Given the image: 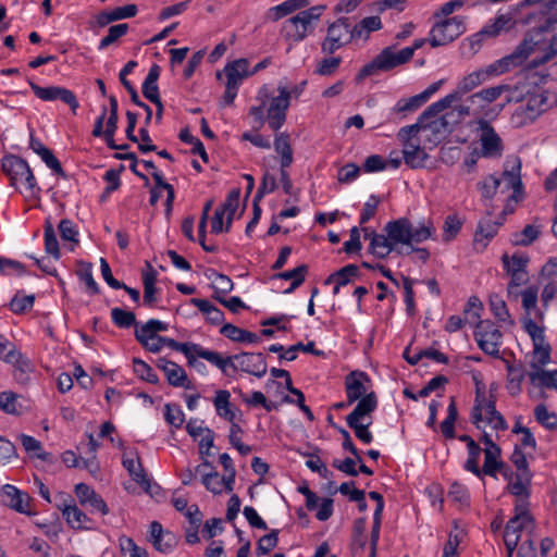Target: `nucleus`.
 <instances>
[{
	"instance_id": "obj_1",
	"label": "nucleus",
	"mask_w": 557,
	"mask_h": 557,
	"mask_svg": "<svg viewBox=\"0 0 557 557\" xmlns=\"http://www.w3.org/2000/svg\"><path fill=\"white\" fill-rule=\"evenodd\" d=\"M384 231L386 235L362 227L363 239L370 244H419L430 239L435 228L432 223L414 225L408 218H399L387 222Z\"/></svg>"
},
{
	"instance_id": "obj_2",
	"label": "nucleus",
	"mask_w": 557,
	"mask_h": 557,
	"mask_svg": "<svg viewBox=\"0 0 557 557\" xmlns=\"http://www.w3.org/2000/svg\"><path fill=\"white\" fill-rule=\"evenodd\" d=\"M535 45L532 37L525 36L510 54L491 64L486 70L475 71L463 77L456 91L458 97L460 98V94H467L481 85L491 74H503L511 67L521 65L529 58Z\"/></svg>"
},
{
	"instance_id": "obj_3",
	"label": "nucleus",
	"mask_w": 557,
	"mask_h": 557,
	"mask_svg": "<svg viewBox=\"0 0 557 557\" xmlns=\"http://www.w3.org/2000/svg\"><path fill=\"white\" fill-rule=\"evenodd\" d=\"M425 39H416L411 47H406L396 52L394 46L384 48L371 62L360 69L356 75V82L361 83L364 78L376 74L377 72H387L401 64L407 63L413 57L417 49H420Z\"/></svg>"
},
{
	"instance_id": "obj_4",
	"label": "nucleus",
	"mask_w": 557,
	"mask_h": 557,
	"mask_svg": "<svg viewBox=\"0 0 557 557\" xmlns=\"http://www.w3.org/2000/svg\"><path fill=\"white\" fill-rule=\"evenodd\" d=\"M483 410L486 411L487 423L492 424L494 430L505 431L508 429V424L504 416L496 410V404L493 399H485L484 392L476 387L474 405L471 410V422L480 429V422L483 421Z\"/></svg>"
},
{
	"instance_id": "obj_5",
	"label": "nucleus",
	"mask_w": 557,
	"mask_h": 557,
	"mask_svg": "<svg viewBox=\"0 0 557 557\" xmlns=\"http://www.w3.org/2000/svg\"><path fill=\"white\" fill-rule=\"evenodd\" d=\"M2 169L15 188L33 191L37 185L28 163L16 156H7L2 160Z\"/></svg>"
},
{
	"instance_id": "obj_6",
	"label": "nucleus",
	"mask_w": 557,
	"mask_h": 557,
	"mask_svg": "<svg viewBox=\"0 0 557 557\" xmlns=\"http://www.w3.org/2000/svg\"><path fill=\"white\" fill-rule=\"evenodd\" d=\"M350 42V18L338 17L329 24L326 28V36L321 42V51L331 55Z\"/></svg>"
},
{
	"instance_id": "obj_7",
	"label": "nucleus",
	"mask_w": 557,
	"mask_h": 557,
	"mask_svg": "<svg viewBox=\"0 0 557 557\" xmlns=\"http://www.w3.org/2000/svg\"><path fill=\"white\" fill-rule=\"evenodd\" d=\"M466 30L465 18L454 16L438 21L431 29L429 42L433 48L448 45Z\"/></svg>"
},
{
	"instance_id": "obj_8",
	"label": "nucleus",
	"mask_w": 557,
	"mask_h": 557,
	"mask_svg": "<svg viewBox=\"0 0 557 557\" xmlns=\"http://www.w3.org/2000/svg\"><path fill=\"white\" fill-rule=\"evenodd\" d=\"M249 62L245 58L228 62L223 70L227 81L225 84V92L223 95L222 104L230 106L234 102L239 85L243 79L250 76L248 72Z\"/></svg>"
},
{
	"instance_id": "obj_9",
	"label": "nucleus",
	"mask_w": 557,
	"mask_h": 557,
	"mask_svg": "<svg viewBox=\"0 0 557 557\" xmlns=\"http://www.w3.org/2000/svg\"><path fill=\"white\" fill-rule=\"evenodd\" d=\"M503 334L491 320H480L474 330V338L478 346L486 355L499 358V347Z\"/></svg>"
},
{
	"instance_id": "obj_10",
	"label": "nucleus",
	"mask_w": 557,
	"mask_h": 557,
	"mask_svg": "<svg viewBox=\"0 0 557 557\" xmlns=\"http://www.w3.org/2000/svg\"><path fill=\"white\" fill-rule=\"evenodd\" d=\"M480 132L479 140L481 144L480 154L483 158L498 159L504 153V143L494 127L484 119L476 122Z\"/></svg>"
},
{
	"instance_id": "obj_11",
	"label": "nucleus",
	"mask_w": 557,
	"mask_h": 557,
	"mask_svg": "<svg viewBox=\"0 0 557 557\" xmlns=\"http://www.w3.org/2000/svg\"><path fill=\"white\" fill-rule=\"evenodd\" d=\"M529 261V257L523 252H515L512 256L505 252L502 256L504 269L511 275V280L508 284L509 293L513 287H519L528 282V272L525 269Z\"/></svg>"
},
{
	"instance_id": "obj_12",
	"label": "nucleus",
	"mask_w": 557,
	"mask_h": 557,
	"mask_svg": "<svg viewBox=\"0 0 557 557\" xmlns=\"http://www.w3.org/2000/svg\"><path fill=\"white\" fill-rule=\"evenodd\" d=\"M522 162L518 156H509L504 162L502 177L507 189H512L511 199L519 201L523 198V183L521 180Z\"/></svg>"
},
{
	"instance_id": "obj_13",
	"label": "nucleus",
	"mask_w": 557,
	"mask_h": 557,
	"mask_svg": "<svg viewBox=\"0 0 557 557\" xmlns=\"http://www.w3.org/2000/svg\"><path fill=\"white\" fill-rule=\"evenodd\" d=\"M547 101L546 91L529 94L525 103L516 110L513 117L520 119V125L531 123L547 110Z\"/></svg>"
},
{
	"instance_id": "obj_14",
	"label": "nucleus",
	"mask_w": 557,
	"mask_h": 557,
	"mask_svg": "<svg viewBox=\"0 0 557 557\" xmlns=\"http://www.w3.org/2000/svg\"><path fill=\"white\" fill-rule=\"evenodd\" d=\"M29 86L34 94L42 101H54L60 100L67 104L72 112L76 114L79 107L78 100L74 92L65 87L60 86H48L41 87L34 82H29Z\"/></svg>"
},
{
	"instance_id": "obj_15",
	"label": "nucleus",
	"mask_w": 557,
	"mask_h": 557,
	"mask_svg": "<svg viewBox=\"0 0 557 557\" xmlns=\"http://www.w3.org/2000/svg\"><path fill=\"white\" fill-rule=\"evenodd\" d=\"M278 96L272 98L268 110L269 126L277 131L286 120V111L289 107L290 92L284 87L277 88Z\"/></svg>"
},
{
	"instance_id": "obj_16",
	"label": "nucleus",
	"mask_w": 557,
	"mask_h": 557,
	"mask_svg": "<svg viewBox=\"0 0 557 557\" xmlns=\"http://www.w3.org/2000/svg\"><path fill=\"white\" fill-rule=\"evenodd\" d=\"M312 30L313 27L307 25L299 14L286 20L283 23L281 35L289 42L287 51L289 52L292 50L293 44L302 41Z\"/></svg>"
},
{
	"instance_id": "obj_17",
	"label": "nucleus",
	"mask_w": 557,
	"mask_h": 557,
	"mask_svg": "<svg viewBox=\"0 0 557 557\" xmlns=\"http://www.w3.org/2000/svg\"><path fill=\"white\" fill-rule=\"evenodd\" d=\"M1 502L14 509L17 512L21 513H29V504L32 502V497L25 493L16 488L15 486L11 484H5L2 487L1 494Z\"/></svg>"
},
{
	"instance_id": "obj_18",
	"label": "nucleus",
	"mask_w": 557,
	"mask_h": 557,
	"mask_svg": "<svg viewBox=\"0 0 557 557\" xmlns=\"http://www.w3.org/2000/svg\"><path fill=\"white\" fill-rule=\"evenodd\" d=\"M238 369L257 377L265 375L268 366L262 352H240L234 355Z\"/></svg>"
},
{
	"instance_id": "obj_19",
	"label": "nucleus",
	"mask_w": 557,
	"mask_h": 557,
	"mask_svg": "<svg viewBox=\"0 0 557 557\" xmlns=\"http://www.w3.org/2000/svg\"><path fill=\"white\" fill-rule=\"evenodd\" d=\"M369 375L359 370L351 371L345 377V391L348 404H354L367 393L366 383H370Z\"/></svg>"
},
{
	"instance_id": "obj_20",
	"label": "nucleus",
	"mask_w": 557,
	"mask_h": 557,
	"mask_svg": "<svg viewBox=\"0 0 557 557\" xmlns=\"http://www.w3.org/2000/svg\"><path fill=\"white\" fill-rule=\"evenodd\" d=\"M150 542L158 552L169 554L176 546L177 539L172 532L163 530L160 522L152 521L150 523Z\"/></svg>"
},
{
	"instance_id": "obj_21",
	"label": "nucleus",
	"mask_w": 557,
	"mask_h": 557,
	"mask_svg": "<svg viewBox=\"0 0 557 557\" xmlns=\"http://www.w3.org/2000/svg\"><path fill=\"white\" fill-rule=\"evenodd\" d=\"M515 12L516 10L496 16L491 24L485 25L473 36V40L480 42L483 36L496 37L502 30L510 29L515 24Z\"/></svg>"
},
{
	"instance_id": "obj_22",
	"label": "nucleus",
	"mask_w": 557,
	"mask_h": 557,
	"mask_svg": "<svg viewBox=\"0 0 557 557\" xmlns=\"http://www.w3.org/2000/svg\"><path fill=\"white\" fill-rule=\"evenodd\" d=\"M136 65H137V62L128 61L120 72V81H121V84L124 86V88L129 94L132 102L138 107H143V109L146 112V124H150L151 119H152L151 108L139 99V96H138L136 89L131 84V82L126 78V77H128V74L133 71V69Z\"/></svg>"
},
{
	"instance_id": "obj_23",
	"label": "nucleus",
	"mask_w": 557,
	"mask_h": 557,
	"mask_svg": "<svg viewBox=\"0 0 557 557\" xmlns=\"http://www.w3.org/2000/svg\"><path fill=\"white\" fill-rule=\"evenodd\" d=\"M376 407V394L374 392H370L362 398L358 399L355 409L346 417V422H358L366 417H370Z\"/></svg>"
},
{
	"instance_id": "obj_24",
	"label": "nucleus",
	"mask_w": 557,
	"mask_h": 557,
	"mask_svg": "<svg viewBox=\"0 0 557 557\" xmlns=\"http://www.w3.org/2000/svg\"><path fill=\"white\" fill-rule=\"evenodd\" d=\"M137 11L138 9L136 4H126L124 7H119L110 12L103 11L97 15V24L99 27H104L112 22L134 17L137 14Z\"/></svg>"
},
{
	"instance_id": "obj_25",
	"label": "nucleus",
	"mask_w": 557,
	"mask_h": 557,
	"mask_svg": "<svg viewBox=\"0 0 557 557\" xmlns=\"http://www.w3.org/2000/svg\"><path fill=\"white\" fill-rule=\"evenodd\" d=\"M506 362V369L508 371L507 376V389L511 396H516L521 392V383L524 380L525 371L521 362L510 363Z\"/></svg>"
},
{
	"instance_id": "obj_26",
	"label": "nucleus",
	"mask_w": 557,
	"mask_h": 557,
	"mask_svg": "<svg viewBox=\"0 0 557 557\" xmlns=\"http://www.w3.org/2000/svg\"><path fill=\"white\" fill-rule=\"evenodd\" d=\"M453 115L451 113H446L440 117H436L432 121H425V129L430 132L433 136V139H430L434 144H438L446 135L451 132L450 122L448 117Z\"/></svg>"
},
{
	"instance_id": "obj_27",
	"label": "nucleus",
	"mask_w": 557,
	"mask_h": 557,
	"mask_svg": "<svg viewBox=\"0 0 557 557\" xmlns=\"http://www.w3.org/2000/svg\"><path fill=\"white\" fill-rule=\"evenodd\" d=\"M147 271L143 273V284H144V304L148 307H153L157 297V288H156V281H157V272L152 268L151 263L149 261H146Z\"/></svg>"
},
{
	"instance_id": "obj_28",
	"label": "nucleus",
	"mask_w": 557,
	"mask_h": 557,
	"mask_svg": "<svg viewBox=\"0 0 557 557\" xmlns=\"http://www.w3.org/2000/svg\"><path fill=\"white\" fill-rule=\"evenodd\" d=\"M220 333L236 343H259L260 337L250 331L240 329L232 323H226L220 329Z\"/></svg>"
},
{
	"instance_id": "obj_29",
	"label": "nucleus",
	"mask_w": 557,
	"mask_h": 557,
	"mask_svg": "<svg viewBox=\"0 0 557 557\" xmlns=\"http://www.w3.org/2000/svg\"><path fill=\"white\" fill-rule=\"evenodd\" d=\"M161 69L158 64H152L149 69L148 75L146 76L141 91L146 99L153 102L160 99L159 87H158V78L160 76Z\"/></svg>"
},
{
	"instance_id": "obj_30",
	"label": "nucleus",
	"mask_w": 557,
	"mask_h": 557,
	"mask_svg": "<svg viewBox=\"0 0 557 557\" xmlns=\"http://www.w3.org/2000/svg\"><path fill=\"white\" fill-rule=\"evenodd\" d=\"M309 4V0H287L278 5H275L267 12V18L276 22L282 17L301 9Z\"/></svg>"
},
{
	"instance_id": "obj_31",
	"label": "nucleus",
	"mask_w": 557,
	"mask_h": 557,
	"mask_svg": "<svg viewBox=\"0 0 557 557\" xmlns=\"http://www.w3.org/2000/svg\"><path fill=\"white\" fill-rule=\"evenodd\" d=\"M46 247V256L35 257L29 256V258L34 259L36 264L40 268L41 271L49 275H55L57 270L53 265V261H58L60 259V246H45Z\"/></svg>"
},
{
	"instance_id": "obj_32",
	"label": "nucleus",
	"mask_w": 557,
	"mask_h": 557,
	"mask_svg": "<svg viewBox=\"0 0 557 557\" xmlns=\"http://www.w3.org/2000/svg\"><path fill=\"white\" fill-rule=\"evenodd\" d=\"M500 455V448L484 449L483 474L496 479L497 472L504 469V462L499 459Z\"/></svg>"
},
{
	"instance_id": "obj_33",
	"label": "nucleus",
	"mask_w": 557,
	"mask_h": 557,
	"mask_svg": "<svg viewBox=\"0 0 557 557\" xmlns=\"http://www.w3.org/2000/svg\"><path fill=\"white\" fill-rule=\"evenodd\" d=\"M190 304L196 306L203 314H206L208 322L213 325H219L224 321V312L212 305L207 299L191 298Z\"/></svg>"
},
{
	"instance_id": "obj_34",
	"label": "nucleus",
	"mask_w": 557,
	"mask_h": 557,
	"mask_svg": "<svg viewBox=\"0 0 557 557\" xmlns=\"http://www.w3.org/2000/svg\"><path fill=\"white\" fill-rule=\"evenodd\" d=\"M274 149L281 156V168H288L293 163V149L289 143V135L281 133L276 135L274 140Z\"/></svg>"
},
{
	"instance_id": "obj_35",
	"label": "nucleus",
	"mask_w": 557,
	"mask_h": 557,
	"mask_svg": "<svg viewBox=\"0 0 557 557\" xmlns=\"http://www.w3.org/2000/svg\"><path fill=\"white\" fill-rule=\"evenodd\" d=\"M230 392L225 389L218 391L214 397V407L216 413L227 420L228 422H233L235 419V412L231 408L230 404Z\"/></svg>"
},
{
	"instance_id": "obj_36",
	"label": "nucleus",
	"mask_w": 557,
	"mask_h": 557,
	"mask_svg": "<svg viewBox=\"0 0 557 557\" xmlns=\"http://www.w3.org/2000/svg\"><path fill=\"white\" fill-rule=\"evenodd\" d=\"M458 99V92H451L442 98L441 100L429 106L420 115L425 121H429L430 119H436V116L441 112L448 109L453 104V102L457 101Z\"/></svg>"
},
{
	"instance_id": "obj_37",
	"label": "nucleus",
	"mask_w": 557,
	"mask_h": 557,
	"mask_svg": "<svg viewBox=\"0 0 557 557\" xmlns=\"http://www.w3.org/2000/svg\"><path fill=\"white\" fill-rule=\"evenodd\" d=\"M66 522L74 529H88L86 522L89 521L85 512H83L75 504L64 505L62 509Z\"/></svg>"
},
{
	"instance_id": "obj_38",
	"label": "nucleus",
	"mask_w": 557,
	"mask_h": 557,
	"mask_svg": "<svg viewBox=\"0 0 557 557\" xmlns=\"http://www.w3.org/2000/svg\"><path fill=\"white\" fill-rule=\"evenodd\" d=\"M550 361V345L544 338L542 343H533V360L531 367L535 371L542 370Z\"/></svg>"
},
{
	"instance_id": "obj_39",
	"label": "nucleus",
	"mask_w": 557,
	"mask_h": 557,
	"mask_svg": "<svg viewBox=\"0 0 557 557\" xmlns=\"http://www.w3.org/2000/svg\"><path fill=\"white\" fill-rule=\"evenodd\" d=\"M164 374L168 383L174 387H185L187 389L193 387L190 381H188L185 370L175 362L170 364V369H165Z\"/></svg>"
},
{
	"instance_id": "obj_40",
	"label": "nucleus",
	"mask_w": 557,
	"mask_h": 557,
	"mask_svg": "<svg viewBox=\"0 0 557 557\" xmlns=\"http://www.w3.org/2000/svg\"><path fill=\"white\" fill-rule=\"evenodd\" d=\"M531 472H518L515 482H510L507 486L508 491L517 496L528 498L530 496L529 486L531 484Z\"/></svg>"
},
{
	"instance_id": "obj_41",
	"label": "nucleus",
	"mask_w": 557,
	"mask_h": 557,
	"mask_svg": "<svg viewBox=\"0 0 557 557\" xmlns=\"http://www.w3.org/2000/svg\"><path fill=\"white\" fill-rule=\"evenodd\" d=\"M423 357L430 358L440 363H448V357L437 349H422L416 355H413V358H409V347H407L404 351V358L411 366L417 364Z\"/></svg>"
},
{
	"instance_id": "obj_42",
	"label": "nucleus",
	"mask_w": 557,
	"mask_h": 557,
	"mask_svg": "<svg viewBox=\"0 0 557 557\" xmlns=\"http://www.w3.org/2000/svg\"><path fill=\"white\" fill-rule=\"evenodd\" d=\"M240 190L235 188L230 191L225 201L221 203L216 209L223 211L226 216V224L232 225L235 213L239 207Z\"/></svg>"
},
{
	"instance_id": "obj_43",
	"label": "nucleus",
	"mask_w": 557,
	"mask_h": 557,
	"mask_svg": "<svg viewBox=\"0 0 557 557\" xmlns=\"http://www.w3.org/2000/svg\"><path fill=\"white\" fill-rule=\"evenodd\" d=\"M92 264L90 262L78 261L76 274L81 281L86 284L88 292L92 295L99 294L100 289L92 276Z\"/></svg>"
},
{
	"instance_id": "obj_44",
	"label": "nucleus",
	"mask_w": 557,
	"mask_h": 557,
	"mask_svg": "<svg viewBox=\"0 0 557 557\" xmlns=\"http://www.w3.org/2000/svg\"><path fill=\"white\" fill-rule=\"evenodd\" d=\"M529 377L532 384L546 387V388H555L557 389V370L547 371L540 370L533 371L529 373Z\"/></svg>"
},
{
	"instance_id": "obj_45",
	"label": "nucleus",
	"mask_w": 557,
	"mask_h": 557,
	"mask_svg": "<svg viewBox=\"0 0 557 557\" xmlns=\"http://www.w3.org/2000/svg\"><path fill=\"white\" fill-rule=\"evenodd\" d=\"M458 419V410L455 401V397L450 398V403L447 408V417L446 419L441 423V432L442 434L448 438H454L455 435V422Z\"/></svg>"
},
{
	"instance_id": "obj_46",
	"label": "nucleus",
	"mask_w": 557,
	"mask_h": 557,
	"mask_svg": "<svg viewBox=\"0 0 557 557\" xmlns=\"http://www.w3.org/2000/svg\"><path fill=\"white\" fill-rule=\"evenodd\" d=\"M502 223L493 222L490 219H482L478 223V227L474 233V243H481L483 240H492L497 233V230Z\"/></svg>"
},
{
	"instance_id": "obj_47",
	"label": "nucleus",
	"mask_w": 557,
	"mask_h": 557,
	"mask_svg": "<svg viewBox=\"0 0 557 557\" xmlns=\"http://www.w3.org/2000/svg\"><path fill=\"white\" fill-rule=\"evenodd\" d=\"M20 440L22 442L24 449L27 453H34L35 457H37L44 461L52 460V455L50 453L44 451L41 443L38 440H36L35 437L26 435V434H21Z\"/></svg>"
},
{
	"instance_id": "obj_48",
	"label": "nucleus",
	"mask_w": 557,
	"mask_h": 557,
	"mask_svg": "<svg viewBox=\"0 0 557 557\" xmlns=\"http://www.w3.org/2000/svg\"><path fill=\"white\" fill-rule=\"evenodd\" d=\"M4 361L14 364L15 371L20 372L22 375H27V373L32 371L30 361L17 351L15 346H12V348L9 349L4 357Z\"/></svg>"
},
{
	"instance_id": "obj_49",
	"label": "nucleus",
	"mask_w": 557,
	"mask_h": 557,
	"mask_svg": "<svg viewBox=\"0 0 557 557\" xmlns=\"http://www.w3.org/2000/svg\"><path fill=\"white\" fill-rule=\"evenodd\" d=\"M463 220H461L458 214L454 213L447 215L443 224V240H454L460 232Z\"/></svg>"
},
{
	"instance_id": "obj_50",
	"label": "nucleus",
	"mask_w": 557,
	"mask_h": 557,
	"mask_svg": "<svg viewBox=\"0 0 557 557\" xmlns=\"http://www.w3.org/2000/svg\"><path fill=\"white\" fill-rule=\"evenodd\" d=\"M123 466L128 471L129 475L134 479V481H136L138 484H149V480L147 479V475L145 473V470L139 458L137 459V461H135L132 458H124Z\"/></svg>"
},
{
	"instance_id": "obj_51",
	"label": "nucleus",
	"mask_w": 557,
	"mask_h": 557,
	"mask_svg": "<svg viewBox=\"0 0 557 557\" xmlns=\"http://www.w3.org/2000/svg\"><path fill=\"white\" fill-rule=\"evenodd\" d=\"M508 89H509V87L507 85H498V86L484 88V89L480 90L479 92H475L472 96H470L468 98V101L474 102L475 99H481L485 102L491 103V102L495 101L496 99H498L500 97V95Z\"/></svg>"
},
{
	"instance_id": "obj_52",
	"label": "nucleus",
	"mask_w": 557,
	"mask_h": 557,
	"mask_svg": "<svg viewBox=\"0 0 557 557\" xmlns=\"http://www.w3.org/2000/svg\"><path fill=\"white\" fill-rule=\"evenodd\" d=\"M490 307L494 314V317L500 322H508L509 324H513V321L510 318L508 312L506 302L497 295H492L490 297Z\"/></svg>"
},
{
	"instance_id": "obj_53",
	"label": "nucleus",
	"mask_w": 557,
	"mask_h": 557,
	"mask_svg": "<svg viewBox=\"0 0 557 557\" xmlns=\"http://www.w3.org/2000/svg\"><path fill=\"white\" fill-rule=\"evenodd\" d=\"M111 319L121 329H128L137 324L135 313L121 308H113L111 310Z\"/></svg>"
},
{
	"instance_id": "obj_54",
	"label": "nucleus",
	"mask_w": 557,
	"mask_h": 557,
	"mask_svg": "<svg viewBox=\"0 0 557 557\" xmlns=\"http://www.w3.org/2000/svg\"><path fill=\"white\" fill-rule=\"evenodd\" d=\"M481 451L482 449L479 444L471 445L470 448H468V459L465 462V469L478 478H481L483 474L482 468L479 467Z\"/></svg>"
},
{
	"instance_id": "obj_55",
	"label": "nucleus",
	"mask_w": 557,
	"mask_h": 557,
	"mask_svg": "<svg viewBox=\"0 0 557 557\" xmlns=\"http://www.w3.org/2000/svg\"><path fill=\"white\" fill-rule=\"evenodd\" d=\"M534 417L539 423L548 430H555L557 428V416L554 412H549L547 407L543 404L537 405L534 409Z\"/></svg>"
},
{
	"instance_id": "obj_56",
	"label": "nucleus",
	"mask_w": 557,
	"mask_h": 557,
	"mask_svg": "<svg viewBox=\"0 0 557 557\" xmlns=\"http://www.w3.org/2000/svg\"><path fill=\"white\" fill-rule=\"evenodd\" d=\"M134 363V372L144 381L157 384L159 382L158 375L153 372L152 368L146 363L145 361L135 358L133 360Z\"/></svg>"
},
{
	"instance_id": "obj_57",
	"label": "nucleus",
	"mask_w": 557,
	"mask_h": 557,
	"mask_svg": "<svg viewBox=\"0 0 557 557\" xmlns=\"http://www.w3.org/2000/svg\"><path fill=\"white\" fill-rule=\"evenodd\" d=\"M60 237L64 242H71L73 244H78V231L76 225L69 219H63L60 221L58 226Z\"/></svg>"
},
{
	"instance_id": "obj_58",
	"label": "nucleus",
	"mask_w": 557,
	"mask_h": 557,
	"mask_svg": "<svg viewBox=\"0 0 557 557\" xmlns=\"http://www.w3.org/2000/svg\"><path fill=\"white\" fill-rule=\"evenodd\" d=\"M278 533L280 530L274 529L270 533L261 536L257 543V553L259 555L269 554L277 545Z\"/></svg>"
},
{
	"instance_id": "obj_59",
	"label": "nucleus",
	"mask_w": 557,
	"mask_h": 557,
	"mask_svg": "<svg viewBox=\"0 0 557 557\" xmlns=\"http://www.w3.org/2000/svg\"><path fill=\"white\" fill-rule=\"evenodd\" d=\"M128 30V25L125 23L113 25L109 28L108 35L104 36L99 44V49H104L114 44L119 38L124 36Z\"/></svg>"
},
{
	"instance_id": "obj_60",
	"label": "nucleus",
	"mask_w": 557,
	"mask_h": 557,
	"mask_svg": "<svg viewBox=\"0 0 557 557\" xmlns=\"http://www.w3.org/2000/svg\"><path fill=\"white\" fill-rule=\"evenodd\" d=\"M341 63H342L341 57L324 58L318 63L314 73H317L321 76L333 75L339 67Z\"/></svg>"
},
{
	"instance_id": "obj_61",
	"label": "nucleus",
	"mask_w": 557,
	"mask_h": 557,
	"mask_svg": "<svg viewBox=\"0 0 557 557\" xmlns=\"http://www.w3.org/2000/svg\"><path fill=\"white\" fill-rule=\"evenodd\" d=\"M277 188V183H276V178L273 174L269 173V172H265L263 174V177H262V181H261V184L253 197V201L252 202H256V203H259V201L263 198V196L267 194V193H272L274 191L275 189Z\"/></svg>"
},
{
	"instance_id": "obj_62",
	"label": "nucleus",
	"mask_w": 557,
	"mask_h": 557,
	"mask_svg": "<svg viewBox=\"0 0 557 557\" xmlns=\"http://www.w3.org/2000/svg\"><path fill=\"white\" fill-rule=\"evenodd\" d=\"M500 178L494 175H488L482 182L478 183V188L484 198L491 199L496 194L497 188L500 186Z\"/></svg>"
},
{
	"instance_id": "obj_63",
	"label": "nucleus",
	"mask_w": 557,
	"mask_h": 557,
	"mask_svg": "<svg viewBox=\"0 0 557 557\" xmlns=\"http://www.w3.org/2000/svg\"><path fill=\"white\" fill-rule=\"evenodd\" d=\"M226 216L227 215H225L223 211H220L219 209L214 210V213L210 219L211 234L219 235L230 232L232 225L226 224Z\"/></svg>"
},
{
	"instance_id": "obj_64",
	"label": "nucleus",
	"mask_w": 557,
	"mask_h": 557,
	"mask_svg": "<svg viewBox=\"0 0 557 557\" xmlns=\"http://www.w3.org/2000/svg\"><path fill=\"white\" fill-rule=\"evenodd\" d=\"M34 301V295L18 297V294H16L10 301V308L14 313L22 314L33 308Z\"/></svg>"
}]
</instances>
